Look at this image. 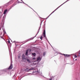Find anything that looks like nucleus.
Instances as JSON below:
<instances>
[{
  "instance_id": "nucleus-11",
  "label": "nucleus",
  "mask_w": 80,
  "mask_h": 80,
  "mask_svg": "<svg viewBox=\"0 0 80 80\" xmlns=\"http://www.w3.org/2000/svg\"><path fill=\"white\" fill-rule=\"evenodd\" d=\"M22 58L23 60H25V55L23 54L22 55Z\"/></svg>"
},
{
  "instance_id": "nucleus-15",
  "label": "nucleus",
  "mask_w": 80,
  "mask_h": 80,
  "mask_svg": "<svg viewBox=\"0 0 80 80\" xmlns=\"http://www.w3.org/2000/svg\"><path fill=\"white\" fill-rule=\"evenodd\" d=\"M45 39L48 42V43H49V44H50V42H49V41H48V39L47 38V37H45Z\"/></svg>"
},
{
  "instance_id": "nucleus-13",
  "label": "nucleus",
  "mask_w": 80,
  "mask_h": 80,
  "mask_svg": "<svg viewBox=\"0 0 80 80\" xmlns=\"http://www.w3.org/2000/svg\"><path fill=\"white\" fill-rule=\"evenodd\" d=\"M28 50H27L26 52V55H28Z\"/></svg>"
},
{
  "instance_id": "nucleus-7",
  "label": "nucleus",
  "mask_w": 80,
  "mask_h": 80,
  "mask_svg": "<svg viewBox=\"0 0 80 80\" xmlns=\"http://www.w3.org/2000/svg\"><path fill=\"white\" fill-rule=\"evenodd\" d=\"M12 68H13V65L12 64V63H11L10 66L8 68V70H10L12 69Z\"/></svg>"
},
{
  "instance_id": "nucleus-36",
  "label": "nucleus",
  "mask_w": 80,
  "mask_h": 80,
  "mask_svg": "<svg viewBox=\"0 0 80 80\" xmlns=\"http://www.w3.org/2000/svg\"><path fill=\"white\" fill-rule=\"evenodd\" d=\"M35 64V65H36V64H35H35Z\"/></svg>"
},
{
  "instance_id": "nucleus-2",
  "label": "nucleus",
  "mask_w": 80,
  "mask_h": 80,
  "mask_svg": "<svg viewBox=\"0 0 80 80\" xmlns=\"http://www.w3.org/2000/svg\"><path fill=\"white\" fill-rule=\"evenodd\" d=\"M69 0H67V1H66L65 2H64V3H63L62 4H61V5H60L56 9H55L54 11H53L51 13V14H52V13H54V12H55V11H56L57 10V9H58V8H60V7H61V6H62V5H63V4H64V3H66V2H67L69 1Z\"/></svg>"
},
{
  "instance_id": "nucleus-27",
  "label": "nucleus",
  "mask_w": 80,
  "mask_h": 80,
  "mask_svg": "<svg viewBox=\"0 0 80 80\" xmlns=\"http://www.w3.org/2000/svg\"><path fill=\"white\" fill-rule=\"evenodd\" d=\"M28 7H29L30 8H31V9H32V10H33V9H32V8L31 7H30L28 5Z\"/></svg>"
},
{
  "instance_id": "nucleus-18",
  "label": "nucleus",
  "mask_w": 80,
  "mask_h": 80,
  "mask_svg": "<svg viewBox=\"0 0 80 80\" xmlns=\"http://www.w3.org/2000/svg\"><path fill=\"white\" fill-rule=\"evenodd\" d=\"M45 55H46V52H43V56L45 57Z\"/></svg>"
},
{
  "instance_id": "nucleus-19",
  "label": "nucleus",
  "mask_w": 80,
  "mask_h": 80,
  "mask_svg": "<svg viewBox=\"0 0 80 80\" xmlns=\"http://www.w3.org/2000/svg\"><path fill=\"white\" fill-rule=\"evenodd\" d=\"M17 5V4L16 3H14V4H13L12 6V7H13V6H15V5Z\"/></svg>"
},
{
  "instance_id": "nucleus-29",
  "label": "nucleus",
  "mask_w": 80,
  "mask_h": 80,
  "mask_svg": "<svg viewBox=\"0 0 80 80\" xmlns=\"http://www.w3.org/2000/svg\"><path fill=\"white\" fill-rule=\"evenodd\" d=\"M8 42L9 43H10V40H8Z\"/></svg>"
},
{
  "instance_id": "nucleus-12",
  "label": "nucleus",
  "mask_w": 80,
  "mask_h": 80,
  "mask_svg": "<svg viewBox=\"0 0 80 80\" xmlns=\"http://www.w3.org/2000/svg\"><path fill=\"white\" fill-rule=\"evenodd\" d=\"M36 55V53H32V57H35Z\"/></svg>"
},
{
  "instance_id": "nucleus-30",
  "label": "nucleus",
  "mask_w": 80,
  "mask_h": 80,
  "mask_svg": "<svg viewBox=\"0 0 80 80\" xmlns=\"http://www.w3.org/2000/svg\"><path fill=\"white\" fill-rule=\"evenodd\" d=\"M18 3H22V2H20L19 1H18Z\"/></svg>"
},
{
  "instance_id": "nucleus-24",
  "label": "nucleus",
  "mask_w": 80,
  "mask_h": 80,
  "mask_svg": "<svg viewBox=\"0 0 80 80\" xmlns=\"http://www.w3.org/2000/svg\"><path fill=\"white\" fill-rule=\"evenodd\" d=\"M36 59V58H33V60H35Z\"/></svg>"
},
{
  "instance_id": "nucleus-6",
  "label": "nucleus",
  "mask_w": 80,
  "mask_h": 80,
  "mask_svg": "<svg viewBox=\"0 0 80 80\" xmlns=\"http://www.w3.org/2000/svg\"><path fill=\"white\" fill-rule=\"evenodd\" d=\"M40 28H39V29L38 30V31L37 32V34L36 35V36L33 38H30L29 39V40H33V38H35V37H36V36H37V35L38 33H39V32L40 31L39 30H40Z\"/></svg>"
},
{
  "instance_id": "nucleus-32",
  "label": "nucleus",
  "mask_w": 80,
  "mask_h": 80,
  "mask_svg": "<svg viewBox=\"0 0 80 80\" xmlns=\"http://www.w3.org/2000/svg\"><path fill=\"white\" fill-rule=\"evenodd\" d=\"M52 13H51V14L49 15V17H50V16L51 15H52Z\"/></svg>"
},
{
  "instance_id": "nucleus-34",
  "label": "nucleus",
  "mask_w": 80,
  "mask_h": 80,
  "mask_svg": "<svg viewBox=\"0 0 80 80\" xmlns=\"http://www.w3.org/2000/svg\"><path fill=\"white\" fill-rule=\"evenodd\" d=\"M75 60H76V61H77V59H75Z\"/></svg>"
},
{
  "instance_id": "nucleus-10",
  "label": "nucleus",
  "mask_w": 80,
  "mask_h": 80,
  "mask_svg": "<svg viewBox=\"0 0 80 80\" xmlns=\"http://www.w3.org/2000/svg\"><path fill=\"white\" fill-rule=\"evenodd\" d=\"M7 9H6L4 11V14L5 15L7 13Z\"/></svg>"
},
{
  "instance_id": "nucleus-8",
  "label": "nucleus",
  "mask_w": 80,
  "mask_h": 80,
  "mask_svg": "<svg viewBox=\"0 0 80 80\" xmlns=\"http://www.w3.org/2000/svg\"><path fill=\"white\" fill-rule=\"evenodd\" d=\"M61 55H64V57H68L70 56V55L69 54H62V53H60Z\"/></svg>"
},
{
  "instance_id": "nucleus-33",
  "label": "nucleus",
  "mask_w": 80,
  "mask_h": 80,
  "mask_svg": "<svg viewBox=\"0 0 80 80\" xmlns=\"http://www.w3.org/2000/svg\"><path fill=\"white\" fill-rule=\"evenodd\" d=\"M1 17H2V15H1V16L0 17V18H1Z\"/></svg>"
},
{
  "instance_id": "nucleus-37",
  "label": "nucleus",
  "mask_w": 80,
  "mask_h": 80,
  "mask_svg": "<svg viewBox=\"0 0 80 80\" xmlns=\"http://www.w3.org/2000/svg\"><path fill=\"white\" fill-rule=\"evenodd\" d=\"M41 25V24L40 25Z\"/></svg>"
},
{
  "instance_id": "nucleus-16",
  "label": "nucleus",
  "mask_w": 80,
  "mask_h": 80,
  "mask_svg": "<svg viewBox=\"0 0 80 80\" xmlns=\"http://www.w3.org/2000/svg\"><path fill=\"white\" fill-rule=\"evenodd\" d=\"M12 2V1H10L9 2H8L5 5H8V3H10V2Z\"/></svg>"
},
{
  "instance_id": "nucleus-25",
  "label": "nucleus",
  "mask_w": 80,
  "mask_h": 80,
  "mask_svg": "<svg viewBox=\"0 0 80 80\" xmlns=\"http://www.w3.org/2000/svg\"><path fill=\"white\" fill-rule=\"evenodd\" d=\"M49 17H50V16H48L47 17V18L46 19H47V18H48Z\"/></svg>"
},
{
  "instance_id": "nucleus-1",
  "label": "nucleus",
  "mask_w": 80,
  "mask_h": 80,
  "mask_svg": "<svg viewBox=\"0 0 80 80\" xmlns=\"http://www.w3.org/2000/svg\"><path fill=\"white\" fill-rule=\"evenodd\" d=\"M8 68H6V69H4L2 70H0V75H2V73L3 72H7V71L8 70Z\"/></svg>"
},
{
  "instance_id": "nucleus-17",
  "label": "nucleus",
  "mask_w": 80,
  "mask_h": 80,
  "mask_svg": "<svg viewBox=\"0 0 80 80\" xmlns=\"http://www.w3.org/2000/svg\"><path fill=\"white\" fill-rule=\"evenodd\" d=\"M2 29H3V32H4V34H6V32H5V30L4 29L3 30V29L2 28Z\"/></svg>"
},
{
  "instance_id": "nucleus-23",
  "label": "nucleus",
  "mask_w": 80,
  "mask_h": 80,
  "mask_svg": "<svg viewBox=\"0 0 80 80\" xmlns=\"http://www.w3.org/2000/svg\"><path fill=\"white\" fill-rule=\"evenodd\" d=\"M74 57H75V58H77V55H74Z\"/></svg>"
},
{
  "instance_id": "nucleus-4",
  "label": "nucleus",
  "mask_w": 80,
  "mask_h": 80,
  "mask_svg": "<svg viewBox=\"0 0 80 80\" xmlns=\"http://www.w3.org/2000/svg\"><path fill=\"white\" fill-rule=\"evenodd\" d=\"M35 70V68H27L26 69V72H28L30 70Z\"/></svg>"
},
{
  "instance_id": "nucleus-3",
  "label": "nucleus",
  "mask_w": 80,
  "mask_h": 80,
  "mask_svg": "<svg viewBox=\"0 0 80 80\" xmlns=\"http://www.w3.org/2000/svg\"><path fill=\"white\" fill-rule=\"evenodd\" d=\"M38 73V74H39V75H41V76H42V73L41 72H38V71L33 72V75H36L37 73Z\"/></svg>"
},
{
  "instance_id": "nucleus-28",
  "label": "nucleus",
  "mask_w": 80,
  "mask_h": 80,
  "mask_svg": "<svg viewBox=\"0 0 80 80\" xmlns=\"http://www.w3.org/2000/svg\"><path fill=\"white\" fill-rule=\"evenodd\" d=\"M28 7H29L30 8H31V9H32V10H33V9H32V8L31 7H30L28 5Z\"/></svg>"
},
{
  "instance_id": "nucleus-26",
  "label": "nucleus",
  "mask_w": 80,
  "mask_h": 80,
  "mask_svg": "<svg viewBox=\"0 0 80 80\" xmlns=\"http://www.w3.org/2000/svg\"><path fill=\"white\" fill-rule=\"evenodd\" d=\"M80 53H78V57H80Z\"/></svg>"
},
{
  "instance_id": "nucleus-9",
  "label": "nucleus",
  "mask_w": 80,
  "mask_h": 80,
  "mask_svg": "<svg viewBox=\"0 0 80 80\" xmlns=\"http://www.w3.org/2000/svg\"><path fill=\"white\" fill-rule=\"evenodd\" d=\"M43 34L44 36V37H45V35H46V33H45V30H44V32H43Z\"/></svg>"
},
{
  "instance_id": "nucleus-5",
  "label": "nucleus",
  "mask_w": 80,
  "mask_h": 80,
  "mask_svg": "<svg viewBox=\"0 0 80 80\" xmlns=\"http://www.w3.org/2000/svg\"><path fill=\"white\" fill-rule=\"evenodd\" d=\"M42 60V58H41L39 56L37 58V60L34 61V62H40Z\"/></svg>"
},
{
  "instance_id": "nucleus-22",
  "label": "nucleus",
  "mask_w": 80,
  "mask_h": 80,
  "mask_svg": "<svg viewBox=\"0 0 80 80\" xmlns=\"http://www.w3.org/2000/svg\"><path fill=\"white\" fill-rule=\"evenodd\" d=\"M42 38H43V36H41L40 37V38L42 40Z\"/></svg>"
},
{
  "instance_id": "nucleus-31",
  "label": "nucleus",
  "mask_w": 80,
  "mask_h": 80,
  "mask_svg": "<svg viewBox=\"0 0 80 80\" xmlns=\"http://www.w3.org/2000/svg\"><path fill=\"white\" fill-rule=\"evenodd\" d=\"M49 80H52V78H51L49 79Z\"/></svg>"
},
{
  "instance_id": "nucleus-14",
  "label": "nucleus",
  "mask_w": 80,
  "mask_h": 80,
  "mask_svg": "<svg viewBox=\"0 0 80 80\" xmlns=\"http://www.w3.org/2000/svg\"><path fill=\"white\" fill-rule=\"evenodd\" d=\"M27 61L28 62V63H31V62H30V59H27Z\"/></svg>"
},
{
  "instance_id": "nucleus-20",
  "label": "nucleus",
  "mask_w": 80,
  "mask_h": 80,
  "mask_svg": "<svg viewBox=\"0 0 80 80\" xmlns=\"http://www.w3.org/2000/svg\"><path fill=\"white\" fill-rule=\"evenodd\" d=\"M21 1H22V3H24V4H25V5H26L27 6H28V5L27 4H26V3H25L24 2H23V1H22V0H21Z\"/></svg>"
},
{
  "instance_id": "nucleus-35",
  "label": "nucleus",
  "mask_w": 80,
  "mask_h": 80,
  "mask_svg": "<svg viewBox=\"0 0 80 80\" xmlns=\"http://www.w3.org/2000/svg\"><path fill=\"white\" fill-rule=\"evenodd\" d=\"M5 16H4L3 17V18H4Z\"/></svg>"
},
{
  "instance_id": "nucleus-21",
  "label": "nucleus",
  "mask_w": 80,
  "mask_h": 80,
  "mask_svg": "<svg viewBox=\"0 0 80 80\" xmlns=\"http://www.w3.org/2000/svg\"><path fill=\"white\" fill-rule=\"evenodd\" d=\"M28 75H32V73H28L27 74Z\"/></svg>"
}]
</instances>
